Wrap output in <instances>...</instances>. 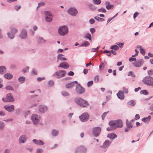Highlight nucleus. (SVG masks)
I'll use <instances>...</instances> for the list:
<instances>
[{"label": "nucleus", "instance_id": "33", "mask_svg": "<svg viewBox=\"0 0 153 153\" xmlns=\"http://www.w3.org/2000/svg\"><path fill=\"white\" fill-rule=\"evenodd\" d=\"M151 119V116H149L148 117H144L142 118L141 120L142 121L146 122L147 121H149Z\"/></svg>", "mask_w": 153, "mask_h": 153}, {"label": "nucleus", "instance_id": "49", "mask_svg": "<svg viewBox=\"0 0 153 153\" xmlns=\"http://www.w3.org/2000/svg\"><path fill=\"white\" fill-rule=\"evenodd\" d=\"M93 84V82L92 80L88 82L87 83V86L88 87H89L90 86L92 85Z\"/></svg>", "mask_w": 153, "mask_h": 153}, {"label": "nucleus", "instance_id": "48", "mask_svg": "<svg viewBox=\"0 0 153 153\" xmlns=\"http://www.w3.org/2000/svg\"><path fill=\"white\" fill-rule=\"evenodd\" d=\"M91 35L89 33H87L85 35L86 38L90 40L91 39Z\"/></svg>", "mask_w": 153, "mask_h": 153}, {"label": "nucleus", "instance_id": "30", "mask_svg": "<svg viewBox=\"0 0 153 153\" xmlns=\"http://www.w3.org/2000/svg\"><path fill=\"white\" fill-rule=\"evenodd\" d=\"M18 81L21 84L23 83L25 80V78L24 76L20 77L18 79Z\"/></svg>", "mask_w": 153, "mask_h": 153}, {"label": "nucleus", "instance_id": "12", "mask_svg": "<svg viewBox=\"0 0 153 153\" xmlns=\"http://www.w3.org/2000/svg\"><path fill=\"white\" fill-rule=\"evenodd\" d=\"M86 151V149L85 148L82 146L78 147L75 150V153H85Z\"/></svg>", "mask_w": 153, "mask_h": 153}, {"label": "nucleus", "instance_id": "3", "mask_svg": "<svg viewBox=\"0 0 153 153\" xmlns=\"http://www.w3.org/2000/svg\"><path fill=\"white\" fill-rule=\"evenodd\" d=\"M143 83L148 85L153 86V77L146 76L143 80Z\"/></svg>", "mask_w": 153, "mask_h": 153}, {"label": "nucleus", "instance_id": "1", "mask_svg": "<svg viewBox=\"0 0 153 153\" xmlns=\"http://www.w3.org/2000/svg\"><path fill=\"white\" fill-rule=\"evenodd\" d=\"M74 101L77 105L80 107L83 108L87 107L89 105V104L87 101L80 98H76Z\"/></svg>", "mask_w": 153, "mask_h": 153}, {"label": "nucleus", "instance_id": "27", "mask_svg": "<svg viewBox=\"0 0 153 153\" xmlns=\"http://www.w3.org/2000/svg\"><path fill=\"white\" fill-rule=\"evenodd\" d=\"M6 68L4 66H0V74H3L6 71Z\"/></svg>", "mask_w": 153, "mask_h": 153}, {"label": "nucleus", "instance_id": "17", "mask_svg": "<svg viewBox=\"0 0 153 153\" xmlns=\"http://www.w3.org/2000/svg\"><path fill=\"white\" fill-rule=\"evenodd\" d=\"M48 108L46 106L41 105L39 107V111L42 113H44L47 110Z\"/></svg>", "mask_w": 153, "mask_h": 153}, {"label": "nucleus", "instance_id": "28", "mask_svg": "<svg viewBox=\"0 0 153 153\" xmlns=\"http://www.w3.org/2000/svg\"><path fill=\"white\" fill-rule=\"evenodd\" d=\"M4 76L6 79L9 80L13 78V76L10 73H6L4 75Z\"/></svg>", "mask_w": 153, "mask_h": 153}, {"label": "nucleus", "instance_id": "47", "mask_svg": "<svg viewBox=\"0 0 153 153\" xmlns=\"http://www.w3.org/2000/svg\"><path fill=\"white\" fill-rule=\"evenodd\" d=\"M29 69V67L28 66H27L23 69L22 71L23 72V73L27 72L28 71Z\"/></svg>", "mask_w": 153, "mask_h": 153}, {"label": "nucleus", "instance_id": "44", "mask_svg": "<svg viewBox=\"0 0 153 153\" xmlns=\"http://www.w3.org/2000/svg\"><path fill=\"white\" fill-rule=\"evenodd\" d=\"M5 89L7 90H11L13 91V88L12 86L10 85H8L5 87Z\"/></svg>", "mask_w": 153, "mask_h": 153}, {"label": "nucleus", "instance_id": "2", "mask_svg": "<svg viewBox=\"0 0 153 153\" xmlns=\"http://www.w3.org/2000/svg\"><path fill=\"white\" fill-rule=\"evenodd\" d=\"M68 31V28L65 25L60 26L58 29V33L61 36H64L66 35Z\"/></svg>", "mask_w": 153, "mask_h": 153}, {"label": "nucleus", "instance_id": "4", "mask_svg": "<svg viewBox=\"0 0 153 153\" xmlns=\"http://www.w3.org/2000/svg\"><path fill=\"white\" fill-rule=\"evenodd\" d=\"M2 100L5 102H13L15 100L13 95L11 93H9L7 94L6 98H3Z\"/></svg>", "mask_w": 153, "mask_h": 153}, {"label": "nucleus", "instance_id": "7", "mask_svg": "<svg viewBox=\"0 0 153 153\" xmlns=\"http://www.w3.org/2000/svg\"><path fill=\"white\" fill-rule=\"evenodd\" d=\"M31 120L34 125H36L40 121V117L37 114H33L31 117Z\"/></svg>", "mask_w": 153, "mask_h": 153}, {"label": "nucleus", "instance_id": "39", "mask_svg": "<svg viewBox=\"0 0 153 153\" xmlns=\"http://www.w3.org/2000/svg\"><path fill=\"white\" fill-rule=\"evenodd\" d=\"M94 18L98 22H103L104 21V19L103 18H100L98 16H95Z\"/></svg>", "mask_w": 153, "mask_h": 153}, {"label": "nucleus", "instance_id": "36", "mask_svg": "<svg viewBox=\"0 0 153 153\" xmlns=\"http://www.w3.org/2000/svg\"><path fill=\"white\" fill-rule=\"evenodd\" d=\"M126 126L130 128H132V127H133V125L131 124V123L130 122H128V120H126Z\"/></svg>", "mask_w": 153, "mask_h": 153}, {"label": "nucleus", "instance_id": "57", "mask_svg": "<svg viewBox=\"0 0 153 153\" xmlns=\"http://www.w3.org/2000/svg\"><path fill=\"white\" fill-rule=\"evenodd\" d=\"M43 152V150L42 149H38L36 150V153H42Z\"/></svg>", "mask_w": 153, "mask_h": 153}, {"label": "nucleus", "instance_id": "15", "mask_svg": "<svg viewBox=\"0 0 153 153\" xmlns=\"http://www.w3.org/2000/svg\"><path fill=\"white\" fill-rule=\"evenodd\" d=\"M78 82L77 81H75L74 82H72L69 83L65 85V87L67 88H71L75 85L77 84Z\"/></svg>", "mask_w": 153, "mask_h": 153}, {"label": "nucleus", "instance_id": "19", "mask_svg": "<svg viewBox=\"0 0 153 153\" xmlns=\"http://www.w3.org/2000/svg\"><path fill=\"white\" fill-rule=\"evenodd\" d=\"M27 35V31L26 30L24 29L22 30L21 33L19 36V37L21 39H24L26 38Z\"/></svg>", "mask_w": 153, "mask_h": 153}, {"label": "nucleus", "instance_id": "13", "mask_svg": "<svg viewBox=\"0 0 153 153\" xmlns=\"http://www.w3.org/2000/svg\"><path fill=\"white\" fill-rule=\"evenodd\" d=\"M143 60L142 59H139L133 63V65L136 67H139L143 65Z\"/></svg>", "mask_w": 153, "mask_h": 153}, {"label": "nucleus", "instance_id": "26", "mask_svg": "<svg viewBox=\"0 0 153 153\" xmlns=\"http://www.w3.org/2000/svg\"><path fill=\"white\" fill-rule=\"evenodd\" d=\"M108 124L112 128H113L115 129L116 128V125L115 121H110L109 122Z\"/></svg>", "mask_w": 153, "mask_h": 153}, {"label": "nucleus", "instance_id": "16", "mask_svg": "<svg viewBox=\"0 0 153 153\" xmlns=\"http://www.w3.org/2000/svg\"><path fill=\"white\" fill-rule=\"evenodd\" d=\"M4 108L6 110L9 112L13 111L14 109V106L13 105L10 106L9 105H5L4 106Z\"/></svg>", "mask_w": 153, "mask_h": 153}, {"label": "nucleus", "instance_id": "29", "mask_svg": "<svg viewBox=\"0 0 153 153\" xmlns=\"http://www.w3.org/2000/svg\"><path fill=\"white\" fill-rule=\"evenodd\" d=\"M59 131L55 129H53L51 132V134L53 137H55L57 136L58 134Z\"/></svg>", "mask_w": 153, "mask_h": 153}, {"label": "nucleus", "instance_id": "61", "mask_svg": "<svg viewBox=\"0 0 153 153\" xmlns=\"http://www.w3.org/2000/svg\"><path fill=\"white\" fill-rule=\"evenodd\" d=\"M136 59L135 57H130L129 59V60L130 62H132L133 61H136Z\"/></svg>", "mask_w": 153, "mask_h": 153}, {"label": "nucleus", "instance_id": "38", "mask_svg": "<svg viewBox=\"0 0 153 153\" xmlns=\"http://www.w3.org/2000/svg\"><path fill=\"white\" fill-rule=\"evenodd\" d=\"M140 94H143L145 95H147L149 93L146 90H143L140 91Z\"/></svg>", "mask_w": 153, "mask_h": 153}, {"label": "nucleus", "instance_id": "62", "mask_svg": "<svg viewBox=\"0 0 153 153\" xmlns=\"http://www.w3.org/2000/svg\"><path fill=\"white\" fill-rule=\"evenodd\" d=\"M95 20L93 19H91L89 20V22L91 24H93L95 22Z\"/></svg>", "mask_w": 153, "mask_h": 153}, {"label": "nucleus", "instance_id": "35", "mask_svg": "<svg viewBox=\"0 0 153 153\" xmlns=\"http://www.w3.org/2000/svg\"><path fill=\"white\" fill-rule=\"evenodd\" d=\"M127 104L131 106H134L136 104V102L134 100H131L127 102Z\"/></svg>", "mask_w": 153, "mask_h": 153}, {"label": "nucleus", "instance_id": "64", "mask_svg": "<svg viewBox=\"0 0 153 153\" xmlns=\"http://www.w3.org/2000/svg\"><path fill=\"white\" fill-rule=\"evenodd\" d=\"M90 31L91 33L93 34L95 31V30L94 28H91L90 29Z\"/></svg>", "mask_w": 153, "mask_h": 153}, {"label": "nucleus", "instance_id": "37", "mask_svg": "<svg viewBox=\"0 0 153 153\" xmlns=\"http://www.w3.org/2000/svg\"><path fill=\"white\" fill-rule=\"evenodd\" d=\"M14 34L13 33H12L11 32H8L7 33V35L8 37L11 39H13L14 38Z\"/></svg>", "mask_w": 153, "mask_h": 153}, {"label": "nucleus", "instance_id": "59", "mask_svg": "<svg viewBox=\"0 0 153 153\" xmlns=\"http://www.w3.org/2000/svg\"><path fill=\"white\" fill-rule=\"evenodd\" d=\"M140 53L143 55H144L146 53L145 50L143 48H141L140 49Z\"/></svg>", "mask_w": 153, "mask_h": 153}, {"label": "nucleus", "instance_id": "52", "mask_svg": "<svg viewBox=\"0 0 153 153\" xmlns=\"http://www.w3.org/2000/svg\"><path fill=\"white\" fill-rule=\"evenodd\" d=\"M62 94L64 96H66L69 95V93L68 92L66 91H62Z\"/></svg>", "mask_w": 153, "mask_h": 153}, {"label": "nucleus", "instance_id": "60", "mask_svg": "<svg viewBox=\"0 0 153 153\" xmlns=\"http://www.w3.org/2000/svg\"><path fill=\"white\" fill-rule=\"evenodd\" d=\"M99 76L98 75L96 76L94 78V81L96 82H97L99 81Z\"/></svg>", "mask_w": 153, "mask_h": 153}, {"label": "nucleus", "instance_id": "45", "mask_svg": "<svg viewBox=\"0 0 153 153\" xmlns=\"http://www.w3.org/2000/svg\"><path fill=\"white\" fill-rule=\"evenodd\" d=\"M4 127V123L2 121H0V129L2 130Z\"/></svg>", "mask_w": 153, "mask_h": 153}, {"label": "nucleus", "instance_id": "10", "mask_svg": "<svg viewBox=\"0 0 153 153\" xmlns=\"http://www.w3.org/2000/svg\"><path fill=\"white\" fill-rule=\"evenodd\" d=\"M45 19L46 21L47 22H51L52 20L53 16L52 14L49 11L45 12Z\"/></svg>", "mask_w": 153, "mask_h": 153}, {"label": "nucleus", "instance_id": "14", "mask_svg": "<svg viewBox=\"0 0 153 153\" xmlns=\"http://www.w3.org/2000/svg\"><path fill=\"white\" fill-rule=\"evenodd\" d=\"M112 142L108 140H105L103 143V145L101 146V148H104L105 149L103 151L105 152L106 151L105 149L106 148H108L111 144Z\"/></svg>", "mask_w": 153, "mask_h": 153}, {"label": "nucleus", "instance_id": "5", "mask_svg": "<svg viewBox=\"0 0 153 153\" xmlns=\"http://www.w3.org/2000/svg\"><path fill=\"white\" fill-rule=\"evenodd\" d=\"M66 74L65 71L63 70H60L56 71L53 74V76H56L57 78L63 77L65 76Z\"/></svg>", "mask_w": 153, "mask_h": 153}, {"label": "nucleus", "instance_id": "46", "mask_svg": "<svg viewBox=\"0 0 153 153\" xmlns=\"http://www.w3.org/2000/svg\"><path fill=\"white\" fill-rule=\"evenodd\" d=\"M104 63L102 62L100 65L99 69L100 70H102L103 69L104 67Z\"/></svg>", "mask_w": 153, "mask_h": 153}, {"label": "nucleus", "instance_id": "42", "mask_svg": "<svg viewBox=\"0 0 153 153\" xmlns=\"http://www.w3.org/2000/svg\"><path fill=\"white\" fill-rule=\"evenodd\" d=\"M98 11L99 12L103 13H105L107 12L106 9L104 8H101L98 9Z\"/></svg>", "mask_w": 153, "mask_h": 153}, {"label": "nucleus", "instance_id": "54", "mask_svg": "<svg viewBox=\"0 0 153 153\" xmlns=\"http://www.w3.org/2000/svg\"><path fill=\"white\" fill-rule=\"evenodd\" d=\"M88 6L89 8L91 10H93L95 9V7L92 4H89L88 5Z\"/></svg>", "mask_w": 153, "mask_h": 153}, {"label": "nucleus", "instance_id": "20", "mask_svg": "<svg viewBox=\"0 0 153 153\" xmlns=\"http://www.w3.org/2000/svg\"><path fill=\"white\" fill-rule=\"evenodd\" d=\"M105 4L106 5V8L108 10H111L114 7V5L113 4H110L109 2L106 1L105 2Z\"/></svg>", "mask_w": 153, "mask_h": 153}, {"label": "nucleus", "instance_id": "40", "mask_svg": "<svg viewBox=\"0 0 153 153\" xmlns=\"http://www.w3.org/2000/svg\"><path fill=\"white\" fill-rule=\"evenodd\" d=\"M10 31L12 33L15 34L17 32V29L15 28L11 27L10 28Z\"/></svg>", "mask_w": 153, "mask_h": 153}, {"label": "nucleus", "instance_id": "55", "mask_svg": "<svg viewBox=\"0 0 153 153\" xmlns=\"http://www.w3.org/2000/svg\"><path fill=\"white\" fill-rule=\"evenodd\" d=\"M31 73L33 74L37 75V72L35 68H33L32 70Z\"/></svg>", "mask_w": 153, "mask_h": 153}, {"label": "nucleus", "instance_id": "18", "mask_svg": "<svg viewBox=\"0 0 153 153\" xmlns=\"http://www.w3.org/2000/svg\"><path fill=\"white\" fill-rule=\"evenodd\" d=\"M69 67L68 64L65 62H63L60 64L58 66L59 68H62L65 69H67Z\"/></svg>", "mask_w": 153, "mask_h": 153}, {"label": "nucleus", "instance_id": "21", "mask_svg": "<svg viewBox=\"0 0 153 153\" xmlns=\"http://www.w3.org/2000/svg\"><path fill=\"white\" fill-rule=\"evenodd\" d=\"M116 125V128H121L123 126V122L120 120H118L115 121Z\"/></svg>", "mask_w": 153, "mask_h": 153}, {"label": "nucleus", "instance_id": "56", "mask_svg": "<svg viewBox=\"0 0 153 153\" xmlns=\"http://www.w3.org/2000/svg\"><path fill=\"white\" fill-rule=\"evenodd\" d=\"M114 3L118 4L121 3V0H111Z\"/></svg>", "mask_w": 153, "mask_h": 153}, {"label": "nucleus", "instance_id": "41", "mask_svg": "<svg viewBox=\"0 0 153 153\" xmlns=\"http://www.w3.org/2000/svg\"><path fill=\"white\" fill-rule=\"evenodd\" d=\"M111 49L112 50H116L119 49V47L117 45H115L111 46Z\"/></svg>", "mask_w": 153, "mask_h": 153}, {"label": "nucleus", "instance_id": "58", "mask_svg": "<svg viewBox=\"0 0 153 153\" xmlns=\"http://www.w3.org/2000/svg\"><path fill=\"white\" fill-rule=\"evenodd\" d=\"M148 74L149 76H152L153 75V70H151L148 71Z\"/></svg>", "mask_w": 153, "mask_h": 153}, {"label": "nucleus", "instance_id": "53", "mask_svg": "<svg viewBox=\"0 0 153 153\" xmlns=\"http://www.w3.org/2000/svg\"><path fill=\"white\" fill-rule=\"evenodd\" d=\"M123 93H124L125 94H127L128 93V89L126 88L125 87H124L123 88Z\"/></svg>", "mask_w": 153, "mask_h": 153}, {"label": "nucleus", "instance_id": "8", "mask_svg": "<svg viewBox=\"0 0 153 153\" xmlns=\"http://www.w3.org/2000/svg\"><path fill=\"white\" fill-rule=\"evenodd\" d=\"M89 115L87 113H84L79 117L80 121L82 122L87 121L89 119Z\"/></svg>", "mask_w": 153, "mask_h": 153}, {"label": "nucleus", "instance_id": "11", "mask_svg": "<svg viewBox=\"0 0 153 153\" xmlns=\"http://www.w3.org/2000/svg\"><path fill=\"white\" fill-rule=\"evenodd\" d=\"M68 13L72 16H76L78 13V11L74 7H70L68 10Z\"/></svg>", "mask_w": 153, "mask_h": 153}, {"label": "nucleus", "instance_id": "31", "mask_svg": "<svg viewBox=\"0 0 153 153\" xmlns=\"http://www.w3.org/2000/svg\"><path fill=\"white\" fill-rule=\"evenodd\" d=\"M38 42L39 43H45L46 41L44 40L43 38L39 37L38 39Z\"/></svg>", "mask_w": 153, "mask_h": 153}, {"label": "nucleus", "instance_id": "63", "mask_svg": "<svg viewBox=\"0 0 153 153\" xmlns=\"http://www.w3.org/2000/svg\"><path fill=\"white\" fill-rule=\"evenodd\" d=\"M21 7V6L16 5L15 7V9L16 11H18Z\"/></svg>", "mask_w": 153, "mask_h": 153}, {"label": "nucleus", "instance_id": "9", "mask_svg": "<svg viewBox=\"0 0 153 153\" xmlns=\"http://www.w3.org/2000/svg\"><path fill=\"white\" fill-rule=\"evenodd\" d=\"M76 93L79 94L83 93L85 91V89L82 87L79 84H77L76 85L75 89Z\"/></svg>", "mask_w": 153, "mask_h": 153}, {"label": "nucleus", "instance_id": "34", "mask_svg": "<svg viewBox=\"0 0 153 153\" xmlns=\"http://www.w3.org/2000/svg\"><path fill=\"white\" fill-rule=\"evenodd\" d=\"M63 56L62 54H59L58 55L57 58L58 60H65L66 59L64 57H62V56Z\"/></svg>", "mask_w": 153, "mask_h": 153}, {"label": "nucleus", "instance_id": "50", "mask_svg": "<svg viewBox=\"0 0 153 153\" xmlns=\"http://www.w3.org/2000/svg\"><path fill=\"white\" fill-rule=\"evenodd\" d=\"M109 112V111H108L107 112H105L103 113V114L102 115V120H104L105 117L106 116V114L108 113Z\"/></svg>", "mask_w": 153, "mask_h": 153}, {"label": "nucleus", "instance_id": "32", "mask_svg": "<svg viewBox=\"0 0 153 153\" xmlns=\"http://www.w3.org/2000/svg\"><path fill=\"white\" fill-rule=\"evenodd\" d=\"M90 45L89 43L87 41H85L79 45V47H87Z\"/></svg>", "mask_w": 153, "mask_h": 153}, {"label": "nucleus", "instance_id": "22", "mask_svg": "<svg viewBox=\"0 0 153 153\" xmlns=\"http://www.w3.org/2000/svg\"><path fill=\"white\" fill-rule=\"evenodd\" d=\"M118 97L122 100H123L124 98V95L123 92L122 91H120L117 94Z\"/></svg>", "mask_w": 153, "mask_h": 153}, {"label": "nucleus", "instance_id": "23", "mask_svg": "<svg viewBox=\"0 0 153 153\" xmlns=\"http://www.w3.org/2000/svg\"><path fill=\"white\" fill-rule=\"evenodd\" d=\"M32 141L35 144L39 146L43 145L44 144V143H43L42 141L39 140H37L36 139H33V140Z\"/></svg>", "mask_w": 153, "mask_h": 153}, {"label": "nucleus", "instance_id": "43", "mask_svg": "<svg viewBox=\"0 0 153 153\" xmlns=\"http://www.w3.org/2000/svg\"><path fill=\"white\" fill-rule=\"evenodd\" d=\"M93 3L95 4H99L101 3L100 0H93Z\"/></svg>", "mask_w": 153, "mask_h": 153}, {"label": "nucleus", "instance_id": "24", "mask_svg": "<svg viewBox=\"0 0 153 153\" xmlns=\"http://www.w3.org/2000/svg\"><path fill=\"white\" fill-rule=\"evenodd\" d=\"M26 140V137L25 135H22L20 137L19 140L20 143H24Z\"/></svg>", "mask_w": 153, "mask_h": 153}, {"label": "nucleus", "instance_id": "6", "mask_svg": "<svg viewBox=\"0 0 153 153\" xmlns=\"http://www.w3.org/2000/svg\"><path fill=\"white\" fill-rule=\"evenodd\" d=\"M101 131V128L100 127H94L92 130V134L95 137H97L100 134Z\"/></svg>", "mask_w": 153, "mask_h": 153}, {"label": "nucleus", "instance_id": "51", "mask_svg": "<svg viewBox=\"0 0 153 153\" xmlns=\"http://www.w3.org/2000/svg\"><path fill=\"white\" fill-rule=\"evenodd\" d=\"M48 84L49 86L52 87L54 85V82L52 80H50L48 82Z\"/></svg>", "mask_w": 153, "mask_h": 153}, {"label": "nucleus", "instance_id": "25", "mask_svg": "<svg viewBox=\"0 0 153 153\" xmlns=\"http://www.w3.org/2000/svg\"><path fill=\"white\" fill-rule=\"evenodd\" d=\"M107 137L111 140H114L117 137V136L115 134L113 133H110L108 134Z\"/></svg>", "mask_w": 153, "mask_h": 153}]
</instances>
